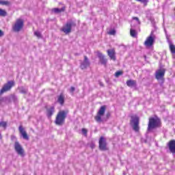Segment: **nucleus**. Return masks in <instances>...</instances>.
<instances>
[{"instance_id":"f257e3e1","label":"nucleus","mask_w":175,"mask_h":175,"mask_svg":"<svg viewBox=\"0 0 175 175\" xmlns=\"http://www.w3.org/2000/svg\"><path fill=\"white\" fill-rule=\"evenodd\" d=\"M154 31H152L150 36L147 37L146 40L144 42V46L147 49H150L154 46V43H155V33H154Z\"/></svg>"},{"instance_id":"f03ea898","label":"nucleus","mask_w":175,"mask_h":175,"mask_svg":"<svg viewBox=\"0 0 175 175\" xmlns=\"http://www.w3.org/2000/svg\"><path fill=\"white\" fill-rule=\"evenodd\" d=\"M66 111H60L56 117L55 124L56 125H62L65 122V118H66Z\"/></svg>"},{"instance_id":"7ed1b4c3","label":"nucleus","mask_w":175,"mask_h":175,"mask_svg":"<svg viewBox=\"0 0 175 175\" xmlns=\"http://www.w3.org/2000/svg\"><path fill=\"white\" fill-rule=\"evenodd\" d=\"M23 27H24V21L23 19H17L12 27V29L14 32H20L23 29Z\"/></svg>"},{"instance_id":"20e7f679","label":"nucleus","mask_w":175,"mask_h":175,"mask_svg":"<svg viewBox=\"0 0 175 175\" xmlns=\"http://www.w3.org/2000/svg\"><path fill=\"white\" fill-rule=\"evenodd\" d=\"M105 111H106V107L102 106L98 110L97 115L94 118L96 122H102V121H103L102 120V117L105 116Z\"/></svg>"},{"instance_id":"39448f33","label":"nucleus","mask_w":175,"mask_h":175,"mask_svg":"<svg viewBox=\"0 0 175 175\" xmlns=\"http://www.w3.org/2000/svg\"><path fill=\"white\" fill-rule=\"evenodd\" d=\"M159 125V120L154 118L149 119V123L148 126V131H150L151 129L157 128Z\"/></svg>"},{"instance_id":"423d86ee","label":"nucleus","mask_w":175,"mask_h":175,"mask_svg":"<svg viewBox=\"0 0 175 175\" xmlns=\"http://www.w3.org/2000/svg\"><path fill=\"white\" fill-rule=\"evenodd\" d=\"M14 85V82L13 81H9L7 83H5L2 89L0 90V95H2L3 92H6L10 91L12 89V87Z\"/></svg>"},{"instance_id":"0eeeda50","label":"nucleus","mask_w":175,"mask_h":175,"mask_svg":"<svg viewBox=\"0 0 175 175\" xmlns=\"http://www.w3.org/2000/svg\"><path fill=\"white\" fill-rule=\"evenodd\" d=\"M131 125L133 126V129H134L135 132H139V117H131Z\"/></svg>"},{"instance_id":"6e6552de","label":"nucleus","mask_w":175,"mask_h":175,"mask_svg":"<svg viewBox=\"0 0 175 175\" xmlns=\"http://www.w3.org/2000/svg\"><path fill=\"white\" fill-rule=\"evenodd\" d=\"M73 25H75V23L72 21L68 22L66 25L62 27V31L64 32V33H70Z\"/></svg>"},{"instance_id":"1a4fd4ad","label":"nucleus","mask_w":175,"mask_h":175,"mask_svg":"<svg viewBox=\"0 0 175 175\" xmlns=\"http://www.w3.org/2000/svg\"><path fill=\"white\" fill-rule=\"evenodd\" d=\"M14 148L16 152L18 155H21V157H24V149L23 148V146L18 143V142H16L14 144Z\"/></svg>"},{"instance_id":"9d476101","label":"nucleus","mask_w":175,"mask_h":175,"mask_svg":"<svg viewBox=\"0 0 175 175\" xmlns=\"http://www.w3.org/2000/svg\"><path fill=\"white\" fill-rule=\"evenodd\" d=\"M99 148L102 151H106L107 150V146L106 145V139L105 137H101L99 140Z\"/></svg>"},{"instance_id":"9b49d317","label":"nucleus","mask_w":175,"mask_h":175,"mask_svg":"<svg viewBox=\"0 0 175 175\" xmlns=\"http://www.w3.org/2000/svg\"><path fill=\"white\" fill-rule=\"evenodd\" d=\"M96 54L99 58L100 62V64H102V65H106V64H107V59L105 57V56L103 55V54H102V53H100V51H98L97 52H96Z\"/></svg>"},{"instance_id":"f8f14e48","label":"nucleus","mask_w":175,"mask_h":175,"mask_svg":"<svg viewBox=\"0 0 175 175\" xmlns=\"http://www.w3.org/2000/svg\"><path fill=\"white\" fill-rule=\"evenodd\" d=\"M156 79L157 80H162L163 79V76H165V69L160 68L156 71Z\"/></svg>"},{"instance_id":"ddd939ff","label":"nucleus","mask_w":175,"mask_h":175,"mask_svg":"<svg viewBox=\"0 0 175 175\" xmlns=\"http://www.w3.org/2000/svg\"><path fill=\"white\" fill-rule=\"evenodd\" d=\"M18 131L21 136L23 137V139H24L25 140H29V137H28V134H27V132L25 131L23 126H19Z\"/></svg>"},{"instance_id":"4468645a","label":"nucleus","mask_w":175,"mask_h":175,"mask_svg":"<svg viewBox=\"0 0 175 175\" xmlns=\"http://www.w3.org/2000/svg\"><path fill=\"white\" fill-rule=\"evenodd\" d=\"M168 148L172 154H175V140H171L168 143Z\"/></svg>"},{"instance_id":"2eb2a0df","label":"nucleus","mask_w":175,"mask_h":175,"mask_svg":"<svg viewBox=\"0 0 175 175\" xmlns=\"http://www.w3.org/2000/svg\"><path fill=\"white\" fill-rule=\"evenodd\" d=\"M90 66V60H88V57L87 56L84 57V61L81 64V69H85V68H88Z\"/></svg>"},{"instance_id":"dca6fc26","label":"nucleus","mask_w":175,"mask_h":175,"mask_svg":"<svg viewBox=\"0 0 175 175\" xmlns=\"http://www.w3.org/2000/svg\"><path fill=\"white\" fill-rule=\"evenodd\" d=\"M54 111H55V108L54 106L49 107L46 109V116L48 118H51V116L54 114Z\"/></svg>"},{"instance_id":"f3484780","label":"nucleus","mask_w":175,"mask_h":175,"mask_svg":"<svg viewBox=\"0 0 175 175\" xmlns=\"http://www.w3.org/2000/svg\"><path fill=\"white\" fill-rule=\"evenodd\" d=\"M107 54L112 61H116V51L114 49H108Z\"/></svg>"},{"instance_id":"a211bd4d","label":"nucleus","mask_w":175,"mask_h":175,"mask_svg":"<svg viewBox=\"0 0 175 175\" xmlns=\"http://www.w3.org/2000/svg\"><path fill=\"white\" fill-rule=\"evenodd\" d=\"M64 102H65V96L61 94L59 96H57V103H59V105H64Z\"/></svg>"},{"instance_id":"6ab92c4d","label":"nucleus","mask_w":175,"mask_h":175,"mask_svg":"<svg viewBox=\"0 0 175 175\" xmlns=\"http://www.w3.org/2000/svg\"><path fill=\"white\" fill-rule=\"evenodd\" d=\"M128 87H136V81L135 80H129L126 81Z\"/></svg>"},{"instance_id":"aec40b11","label":"nucleus","mask_w":175,"mask_h":175,"mask_svg":"<svg viewBox=\"0 0 175 175\" xmlns=\"http://www.w3.org/2000/svg\"><path fill=\"white\" fill-rule=\"evenodd\" d=\"M65 10V8H54L52 10L54 13H61V12H64Z\"/></svg>"},{"instance_id":"412c9836","label":"nucleus","mask_w":175,"mask_h":175,"mask_svg":"<svg viewBox=\"0 0 175 175\" xmlns=\"http://www.w3.org/2000/svg\"><path fill=\"white\" fill-rule=\"evenodd\" d=\"M130 34H131V36H132L133 38H136V36H137V33L136 32V30L132 28L130 30Z\"/></svg>"},{"instance_id":"4be33fe9","label":"nucleus","mask_w":175,"mask_h":175,"mask_svg":"<svg viewBox=\"0 0 175 175\" xmlns=\"http://www.w3.org/2000/svg\"><path fill=\"white\" fill-rule=\"evenodd\" d=\"M170 50L172 54H175V46L173 44H170Z\"/></svg>"},{"instance_id":"5701e85b","label":"nucleus","mask_w":175,"mask_h":175,"mask_svg":"<svg viewBox=\"0 0 175 175\" xmlns=\"http://www.w3.org/2000/svg\"><path fill=\"white\" fill-rule=\"evenodd\" d=\"M8 13L4 10H2L0 8V16L1 17H5L6 16Z\"/></svg>"},{"instance_id":"b1692460","label":"nucleus","mask_w":175,"mask_h":175,"mask_svg":"<svg viewBox=\"0 0 175 175\" xmlns=\"http://www.w3.org/2000/svg\"><path fill=\"white\" fill-rule=\"evenodd\" d=\"M6 100H8V98L0 97V105H2L3 103H6Z\"/></svg>"},{"instance_id":"393cba45","label":"nucleus","mask_w":175,"mask_h":175,"mask_svg":"<svg viewBox=\"0 0 175 175\" xmlns=\"http://www.w3.org/2000/svg\"><path fill=\"white\" fill-rule=\"evenodd\" d=\"M0 126H1L2 128H4V129H6V127L8 126V122H3V121L1 122Z\"/></svg>"},{"instance_id":"a878e982","label":"nucleus","mask_w":175,"mask_h":175,"mask_svg":"<svg viewBox=\"0 0 175 175\" xmlns=\"http://www.w3.org/2000/svg\"><path fill=\"white\" fill-rule=\"evenodd\" d=\"M137 2H141V3H144V5H145V6L147 5V3H148V0H135Z\"/></svg>"},{"instance_id":"bb28decb","label":"nucleus","mask_w":175,"mask_h":175,"mask_svg":"<svg viewBox=\"0 0 175 175\" xmlns=\"http://www.w3.org/2000/svg\"><path fill=\"white\" fill-rule=\"evenodd\" d=\"M34 35L35 36H37V38H42V33H40V31H36Z\"/></svg>"},{"instance_id":"cd10ccee","label":"nucleus","mask_w":175,"mask_h":175,"mask_svg":"<svg viewBox=\"0 0 175 175\" xmlns=\"http://www.w3.org/2000/svg\"><path fill=\"white\" fill-rule=\"evenodd\" d=\"M10 3L8 1H1L0 0V5H9Z\"/></svg>"},{"instance_id":"c85d7f7f","label":"nucleus","mask_w":175,"mask_h":175,"mask_svg":"<svg viewBox=\"0 0 175 175\" xmlns=\"http://www.w3.org/2000/svg\"><path fill=\"white\" fill-rule=\"evenodd\" d=\"M109 35H116V30L115 29H111L108 32Z\"/></svg>"},{"instance_id":"c756f323","label":"nucleus","mask_w":175,"mask_h":175,"mask_svg":"<svg viewBox=\"0 0 175 175\" xmlns=\"http://www.w3.org/2000/svg\"><path fill=\"white\" fill-rule=\"evenodd\" d=\"M121 75H122V72L118 71L116 72L115 76H116V77H120V76H121Z\"/></svg>"},{"instance_id":"7c9ffc66","label":"nucleus","mask_w":175,"mask_h":175,"mask_svg":"<svg viewBox=\"0 0 175 175\" xmlns=\"http://www.w3.org/2000/svg\"><path fill=\"white\" fill-rule=\"evenodd\" d=\"M133 20H135V21H137V24L138 25H139V24H140V21H139V18H137V17H134V18H133Z\"/></svg>"},{"instance_id":"2f4dec72","label":"nucleus","mask_w":175,"mask_h":175,"mask_svg":"<svg viewBox=\"0 0 175 175\" xmlns=\"http://www.w3.org/2000/svg\"><path fill=\"white\" fill-rule=\"evenodd\" d=\"M82 133L83 135H84L85 136H87V130L85 129H82Z\"/></svg>"},{"instance_id":"473e14b6","label":"nucleus","mask_w":175,"mask_h":175,"mask_svg":"<svg viewBox=\"0 0 175 175\" xmlns=\"http://www.w3.org/2000/svg\"><path fill=\"white\" fill-rule=\"evenodd\" d=\"M21 92L22 94H27V89H21Z\"/></svg>"},{"instance_id":"72a5a7b5","label":"nucleus","mask_w":175,"mask_h":175,"mask_svg":"<svg viewBox=\"0 0 175 175\" xmlns=\"http://www.w3.org/2000/svg\"><path fill=\"white\" fill-rule=\"evenodd\" d=\"M3 35H5V33H3V31H2V30L0 29V38L3 36Z\"/></svg>"},{"instance_id":"f704fd0d","label":"nucleus","mask_w":175,"mask_h":175,"mask_svg":"<svg viewBox=\"0 0 175 175\" xmlns=\"http://www.w3.org/2000/svg\"><path fill=\"white\" fill-rule=\"evenodd\" d=\"M70 92L73 93L75 92V88L74 87H71L70 89Z\"/></svg>"}]
</instances>
